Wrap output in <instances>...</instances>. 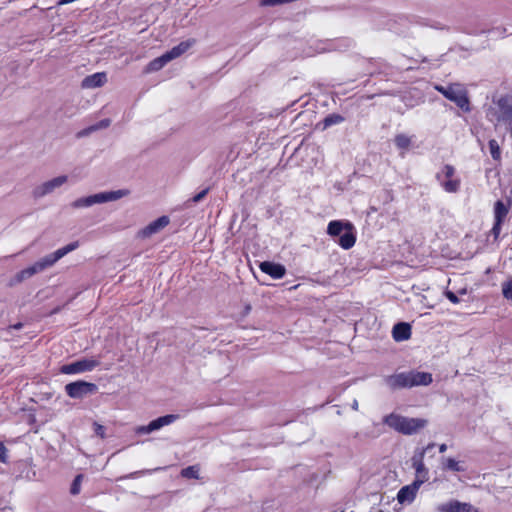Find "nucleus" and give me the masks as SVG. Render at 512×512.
Masks as SVG:
<instances>
[{"label": "nucleus", "instance_id": "f257e3e1", "mask_svg": "<svg viewBox=\"0 0 512 512\" xmlns=\"http://www.w3.org/2000/svg\"><path fill=\"white\" fill-rule=\"evenodd\" d=\"M486 118L495 124H504L512 136V96L504 95L493 101L486 110Z\"/></svg>", "mask_w": 512, "mask_h": 512}, {"label": "nucleus", "instance_id": "cd10ccee", "mask_svg": "<svg viewBox=\"0 0 512 512\" xmlns=\"http://www.w3.org/2000/svg\"><path fill=\"white\" fill-rule=\"evenodd\" d=\"M489 150H490L491 157L496 161H500L501 149H500L498 142L495 139H491L489 141Z\"/></svg>", "mask_w": 512, "mask_h": 512}, {"label": "nucleus", "instance_id": "2f4dec72", "mask_svg": "<svg viewBox=\"0 0 512 512\" xmlns=\"http://www.w3.org/2000/svg\"><path fill=\"white\" fill-rule=\"evenodd\" d=\"M502 294L506 299L512 300V279L502 284Z\"/></svg>", "mask_w": 512, "mask_h": 512}, {"label": "nucleus", "instance_id": "58836bf2", "mask_svg": "<svg viewBox=\"0 0 512 512\" xmlns=\"http://www.w3.org/2000/svg\"><path fill=\"white\" fill-rule=\"evenodd\" d=\"M109 125H110V120L105 119V120H102L96 128H105V127H108Z\"/></svg>", "mask_w": 512, "mask_h": 512}, {"label": "nucleus", "instance_id": "e433bc0d", "mask_svg": "<svg viewBox=\"0 0 512 512\" xmlns=\"http://www.w3.org/2000/svg\"><path fill=\"white\" fill-rule=\"evenodd\" d=\"M445 296L451 301L453 304H458L460 302L459 298L455 293L450 290L445 291Z\"/></svg>", "mask_w": 512, "mask_h": 512}, {"label": "nucleus", "instance_id": "6ab92c4d", "mask_svg": "<svg viewBox=\"0 0 512 512\" xmlns=\"http://www.w3.org/2000/svg\"><path fill=\"white\" fill-rule=\"evenodd\" d=\"M392 336L395 341H405L411 337V326L406 322L397 323L392 330Z\"/></svg>", "mask_w": 512, "mask_h": 512}, {"label": "nucleus", "instance_id": "f8f14e48", "mask_svg": "<svg viewBox=\"0 0 512 512\" xmlns=\"http://www.w3.org/2000/svg\"><path fill=\"white\" fill-rule=\"evenodd\" d=\"M384 383L393 391L410 388L409 371L385 376Z\"/></svg>", "mask_w": 512, "mask_h": 512}, {"label": "nucleus", "instance_id": "72a5a7b5", "mask_svg": "<svg viewBox=\"0 0 512 512\" xmlns=\"http://www.w3.org/2000/svg\"><path fill=\"white\" fill-rule=\"evenodd\" d=\"M207 193H208V189L202 190L201 192H199L198 194L193 196L191 199H189L186 202V205L190 206L192 203H198V202L202 201L205 198V196L207 195Z\"/></svg>", "mask_w": 512, "mask_h": 512}, {"label": "nucleus", "instance_id": "a211bd4d", "mask_svg": "<svg viewBox=\"0 0 512 512\" xmlns=\"http://www.w3.org/2000/svg\"><path fill=\"white\" fill-rule=\"evenodd\" d=\"M107 81L106 74L103 72L94 73L85 77L82 81L83 88H97L103 86Z\"/></svg>", "mask_w": 512, "mask_h": 512}, {"label": "nucleus", "instance_id": "2eb2a0df", "mask_svg": "<svg viewBox=\"0 0 512 512\" xmlns=\"http://www.w3.org/2000/svg\"><path fill=\"white\" fill-rule=\"evenodd\" d=\"M421 485L422 481H414L412 484L402 487L397 494L398 502L401 504L411 503L415 499Z\"/></svg>", "mask_w": 512, "mask_h": 512}, {"label": "nucleus", "instance_id": "9d476101", "mask_svg": "<svg viewBox=\"0 0 512 512\" xmlns=\"http://www.w3.org/2000/svg\"><path fill=\"white\" fill-rule=\"evenodd\" d=\"M434 445V443L428 444L424 449L412 457V466L417 475V479L415 481H422V484L428 480V470L424 464V455L429 449L433 448Z\"/></svg>", "mask_w": 512, "mask_h": 512}, {"label": "nucleus", "instance_id": "5701e85b", "mask_svg": "<svg viewBox=\"0 0 512 512\" xmlns=\"http://www.w3.org/2000/svg\"><path fill=\"white\" fill-rule=\"evenodd\" d=\"M441 185L446 192L455 193L459 190L460 180L458 178H452L447 180H441Z\"/></svg>", "mask_w": 512, "mask_h": 512}, {"label": "nucleus", "instance_id": "f03ea898", "mask_svg": "<svg viewBox=\"0 0 512 512\" xmlns=\"http://www.w3.org/2000/svg\"><path fill=\"white\" fill-rule=\"evenodd\" d=\"M383 423L398 433L413 435L425 428L428 421L423 418H409L400 414L390 413L383 418Z\"/></svg>", "mask_w": 512, "mask_h": 512}, {"label": "nucleus", "instance_id": "7ed1b4c3", "mask_svg": "<svg viewBox=\"0 0 512 512\" xmlns=\"http://www.w3.org/2000/svg\"><path fill=\"white\" fill-rule=\"evenodd\" d=\"M434 88L446 99L454 102L464 112L471 111L468 92L462 84L453 83L447 86L435 85Z\"/></svg>", "mask_w": 512, "mask_h": 512}, {"label": "nucleus", "instance_id": "b1692460", "mask_svg": "<svg viewBox=\"0 0 512 512\" xmlns=\"http://www.w3.org/2000/svg\"><path fill=\"white\" fill-rule=\"evenodd\" d=\"M169 62L168 58H166V55L163 54L162 56L158 57V58H155L154 60H152L148 66H147V71L148 72H153V71H158L160 70L164 65H166L167 63Z\"/></svg>", "mask_w": 512, "mask_h": 512}, {"label": "nucleus", "instance_id": "4c0bfd02", "mask_svg": "<svg viewBox=\"0 0 512 512\" xmlns=\"http://www.w3.org/2000/svg\"><path fill=\"white\" fill-rule=\"evenodd\" d=\"M262 6H276L280 5L279 0H261Z\"/></svg>", "mask_w": 512, "mask_h": 512}, {"label": "nucleus", "instance_id": "a878e982", "mask_svg": "<svg viewBox=\"0 0 512 512\" xmlns=\"http://www.w3.org/2000/svg\"><path fill=\"white\" fill-rule=\"evenodd\" d=\"M35 274H37V272L35 270V266H34V263H33L31 266H29V267L19 271L16 274V279H17L18 282H22V281L32 277Z\"/></svg>", "mask_w": 512, "mask_h": 512}, {"label": "nucleus", "instance_id": "a18cd8bd", "mask_svg": "<svg viewBox=\"0 0 512 512\" xmlns=\"http://www.w3.org/2000/svg\"><path fill=\"white\" fill-rule=\"evenodd\" d=\"M345 228H347L348 230H351L352 229V225L350 223H346L345 224Z\"/></svg>", "mask_w": 512, "mask_h": 512}, {"label": "nucleus", "instance_id": "20e7f679", "mask_svg": "<svg viewBox=\"0 0 512 512\" xmlns=\"http://www.w3.org/2000/svg\"><path fill=\"white\" fill-rule=\"evenodd\" d=\"M129 190L120 189L115 191H104L87 197L78 198L71 203L73 208H86L95 204L117 201L129 195Z\"/></svg>", "mask_w": 512, "mask_h": 512}, {"label": "nucleus", "instance_id": "6e6552de", "mask_svg": "<svg viewBox=\"0 0 512 512\" xmlns=\"http://www.w3.org/2000/svg\"><path fill=\"white\" fill-rule=\"evenodd\" d=\"M78 247H79L78 241L69 243L64 247L57 249L53 253H50V254L42 257L38 261L42 265L43 269L46 270V269L52 267L58 260L63 258L65 255L76 250Z\"/></svg>", "mask_w": 512, "mask_h": 512}, {"label": "nucleus", "instance_id": "39448f33", "mask_svg": "<svg viewBox=\"0 0 512 512\" xmlns=\"http://www.w3.org/2000/svg\"><path fill=\"white\" fill-rule=\"evenodd\" d=\"M97 385L86 381H75L65 386V391L71 398L82 399L97 391Z\"/></svg>", "mask_w": 512, "mask_h": 512}, {"label": "nucleus", "instance_id": "ea45409f", "mask_svg": "<svg viewBox=\"0 0 512 512\" xmlns=\"http://www.w3.org/2000/svg\"><path fill=\"white\" fill-rule=\"evenodd\" d=\"M34 266H35V270H36L37 274H38V273H41V272H43V271H45V270L43 269L42 265L39 263V261H36V262L34 263Z\"/></svg>", "mask_w": 512, "mask_h": 512}, {"label": "nucleus", "instance_id": "ddd939ff", "mask_svg": "<svg viewBox=\"0 0 512 512\" xmlns=\"http://www.w3.org/2000/svg\"><path fill=\"white\" fill-rule=\"evenodd\" d=\"M170 222L169 217L167 216H161L158 219L152 221L149 223L146 227H144L139 232V237L141 238H148L158 232H160L162 229H164Z\"/></svg>", "mask_w": 512, "mask_h": 512}, {"label": "nucleus", "instance_id": "37998d69", "mask_svg": "<svg viewBox=\"0 0 512 512\" xmlns=\"http://www.w3.org/2000/svg\"><path fill=\"white\" fill-rule=\"evenodd\" d=\"M143 473H145V471L134 472V473H131L129 476H127V478H134L137 474H143Z\"/></svg>", "mask_w": 512, "mask_h": 512}, {"label": "nucleus", "instance_id": "c85d7f7f", "mask_svg": "<svg viewBox=\"0 0 512 512\" xmlns=\"http://www.w3.org/2000/svg\"><path fill=\"white\" fill-rule=\"evenodd\" d=\"M344 121V117L339 114H330L324 120V128L330 127L332 125L340 124Z\"/></svg>", "mask_w": 512, "mask_h": 512}, {"label": "nucleus", "instance_id": "aec40b11", "mask_svg": "<svg viewBox=\"0 0 512 512\" xmlns=\"http://www.w3.org/2000/svg\"><path fill=\"white\" fill-rule=\"evenodd\" d=\"M190 46L191 44L189 42H182L179 45L173 47L170 51L166 52V58L171 61L185 53Z\"/></svg>", "mask_w": 512, "mask_h": 512}, {"label": "nucleus", "instance_id": "1a4fd4ad", "mask_svg": "<svg viewBox=\"0 0 512 512\" xmlns=\"http://www.w3.org/2000/svg\"><path fill=\"white\" fill-rule=\"evenodd\" d=\"M177 419H179V415L176 414H168L165 416H161L155 420H152L148 425L138 426L135 429L136 434H149L154 431H157L164 426H168L174 423Z\"/></svg>", "mask_w": 512, "mask_h": 512}, {"label": "nucleus", "instance_id": "dca6fc26", "mask_svg": "<svg viewBox=\"0 0 512 512\" xmlns=\"http://www.w3.org/2000/svg\"><path fill=\"white\" fill-rule=\"evenodd\" d=\"M259 268L263 273L268 274L273 279H281L286 274V268L284 265L271 261L261 262Z\"/></svg>", "mask_w": 512, "mask_h": 512}, {"label": "nucleus", "instance_id": "4be33fe9", "mask_svg": "<svg viewBox=\"0 0 512 512\" xmlns=\"http://www.w3.org/2000/svg\"><path fill=\"white\" fill-rule=\"evenodd\" d=\"M355 242H356V238L351 231L345 232L344 234H342L340 236V239H339V245L343 249H350L351 247L354 246Z\"/></svg>", "mask_w": 512, "mask_h": 512}, {"label": "nucleus", "instance_id": "9b49d317", "mask_svg": "<svg viewBox=\"0 0 512 512\" xmlns=\"http://www.w3.org/2000/svg\"><path fill=\"white\" fill-rule=\"evenodd\" d=\"M509 212L508 206L501 200H498L494 204V224L491 229V233L494 238L497 239L501 233L502 224L504 223L507 214Z\"/></svg>", "mask_w": 512, "mask_h": 512}, {"label": "nucleus", "instance_id": "bb28decb", "mask_svg": "<svg viewBox=\"0 0 512 512\" xmlns=\"http://www.w3.org/2000/svg\"><path fill=\"white\" fill-rule=\"evenodd\" d=\"M454 174H455V169L453 166L447 164L443 167L442 171L440 173L437 174V179L439 181L441 180H447V179H452L454 178Z\"/></svg>", "mask_w": 512, "mask_h": 512}, {"label": "nucleus", "instance_id": "393cba45", "mask_svg": "<svg viewBox=\"0 0 512 512\" xmlns=\"http://www.w3.org/2000/svg\"><path fill=\"white\" fill-rule=\"evenodd\" d=\"M344 229V224L341 221H331L328 224L327 232L331 236H339L341 235Z\"/></svg>", "mask_w": 512, "mask_h": 512}, {"label": "nucleus", "instance_id": "c9c22d12", "mask_svg": "<svg viewBox=\"0 0 512 512\" xmlns=\"http://www.w3.org/2000/svg\"><path fill=\"white\" fill-rule=\"evenodd\" d=\"M8 461V450L5 445L0 442V462L7 463Z\"/></svg>", "mask_w": 512, "mask_h": 512}, {"label": "nucleus", "instance_id": "4468645a", "mask_svg": "<svg viewBox=\"0 0 512 512\" xmlns=\"http://www.w3.org/2000/svg\"><path fill=\"white\" fill-rule=\"evenodd\" d=\"M439 512H479L477 508H474L470 503L460 502L458 500H452L447 503L438 506Z\"/></svg>", "mask_w": 512, "mask_h": 512}, {"label": "nucleus", "instance_id": "c756f323", "mask_svg": "<svg viewBox=\"0 0 512 512\" xmlns=\"http://www.w3.org/2000/svg\"><path fill=\"white\" fill-rule=\"evenodd\" d=\"M183 477L186 478H193L198 479L199 478V469L196 466H189L182 470L181 472Z\"/></svg>", "mask_w": 512, "mask_h": 512}, {"label": "nucleus", "instance_id": "79ce46f5", "mask_svg": "<svg viewBox=\"0 0 512 512\" xmlns=\"http://www.w3.org/2000/svg\"><path fill=\"white\" fill-rule=\"evenodd\" d=\"M446 450H447V445L446 444H441L439 446V452L440 453H444Z\"/></svg>", "mask_w": 512, "mask_h": 512}, {"label": "nucleus", "instance_id": "f3484780", "mask_svg": "<svg viewBox=\"0 0 512 512\" xmlns=\"http://www.w3.org/2000/svg\"><path fill=\"white\" fill-rule=\"evenodd\" d=\"M410 388L415 386H428L432 382V374L428 372L409 371Z\"/></svg>", "mask_w": 512, "mask_h": 512}, {"label": "nucleus", "instance_id": "f704fd0d", "mask_svg": "<svg viewBox=\"0 0 512 512\" xmlns=\"http://www.w3.org/2000/svg\"><path fill=\"white\" fill-rule=\"evenodd\" d=\"M94 433L99 436L100 438L104 439L106 437L105 434V427L97 422H94L93 424Z\"/></svg>", "mask_w": 512, "mask_h": 512}, {"label": "nucleus", "instance_id": "473e14b6", "mask_svg": "<svg viewBox=\"0 0 512 512\" xmlns=\"http://www.w3.org/2000/svg\"><path fill=\"white\" fill-rule=\"evenodd\" d=\"M82 479H83V476L81 474L77 475L75 477V479L73 480V483L71 485V489H70L71 494L77 495L80 492Z\"/></svg>", "mask_w": 512, "mask_h": 512}, {"label": "nucleus", "instance_id": "a19ab883", "mask_svg": "<svg viewBox=\"0 0 512 512\" xmlns=\"http://www.w3.org/2000/svg\"><path fill=\"white\" fill-rule=\"evenodd\" d=\"M358 407H359L358 401L356 399H354L353 403H352V409L357 411Z\"/></svg>", "mask_w": 512, "mask_h": 512}, {"label": "nucleus", "instance_id": "7c9ffc66", "mask_svg": "<svg viewBox=\"0 0 512 512\" xmlns=\"http://www.w3.org/2000/svg\"><path fill=\"white\" fill-rule=\"evenodd\" d=\"M444 468L445 469H448V470H451V471H455V472H459V471H462L463 469L460 467L458 461H456L455 459L453 458H447L444 462Z\"/></svg>", "mask_w": 512, "mask_h": 512}, {"label": "nucleus", "instance_id": "0eeeda50", "mask_svg": "<svg viewBox=\"0 0 512 512\" xmlns=\"http://www.w3.org/2000/svg\"><path fill=\"white\" fill-rule=\"evenodd\" d=\"M68 181V176L60 175L36 186L33 190L35 198H42L46 195L53 193L56 189L63 186Z\"/></svg>", "mask_w": 512, "mask_h": 512}, {"label": "nucleus", "instance_id": "c03bdc74", "mask_svg": "<svg viewBox=\"0 0 512 512\" xmlns=\"http://www.w3.org/2000/svg\"><path fill=\"white\" fill-rule=\"evenodd\" d=\"M22 327V323H17L13 326H11L10 328H14V329H20Z\"/></svg>", "mask_w": 512, "mask_h": 512}, {"label": "nucleus", "instance_id": "423d86ee", "mask_svg": "<svg viewBox=\"0 0 512 512\" xmlns=\"http://www.w3.org/2000/svg\"><path fill=\"white\" fill-rule=\"evenodd\" d=\"M100 362L93 358H84L70 364L63 365L60 369L63 374H78L92 371Z\"/></svg>", "mask_w": 512, "mask_h": 512}, {"label": "nucleus", "instance_id": "412c9836", "mask_svg": "<svg viewBox=\"0 0 512 512\" xmlns=\"http://www.w3.org/2000/svg\"><path fill=\"white\" fill-rule=\"evenodd\" d=\"M394 143L398 149L407 150L412 143V138L406 134H397Z\"/></svg>", "mask_w": 512, "mask_h": 512}]
</instances>
